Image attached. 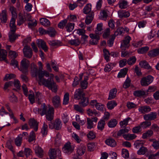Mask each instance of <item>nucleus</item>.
Instances as JSON below:
<instances>
[{"label":"nucleus","instance_id":"f257e3e1","mask_svg":"<svg viewBox=\"0 0 159 159\" xmlns=\"http://www.w3.org/2000/svg\"><path fill=\"white\" fill-rule=\"evenodd\" d=\"M38 64L39 66V70L36 65L31 64V72L33 75L34 77L38 76V83L40 85L42 84L56 93L57 88V85L53 79L54 75L49 74L46 70H42L43 65L41 61H39Z\"/></svg>","mask_w":159,"mask_h":159},{"label":"nucleus","instance_id":"f03ea898","mask_svg":"<svg viewBox=\"0 0 159 159\" xmlns=\"http://www.w3.org/2000/svg\"><path fill=\"white\" fill-rule=\"evenodd\" d=\"M33 111L36 114H39L41 116L46 115L47 120L51 121L53 119L54 108L53 107H48L45 103L41 106V108H35Z\"/></svg>","mask_w":159,"mask_h":159},{"label":"nucleus","instance_id":"7ed1b4c3","mask_svg":"<svg viewBox=\"0 0 159 159\" xmlns=\"http://www.w3.org/2000/svg\"><path fill=\"white\" fill-rule=\"evenodd\" d=\"M30 64V62L29 61L24 58L21 61L20 67H18V69L23 73H26L28 72V68Z\"/></svg>","mask_w":159,"mask_h":159},{"label":"nucleus","instance_id":"20e7f679","mask_svg":"<svg viewBox=\"0 0 159 159\" xmlns=\"http://www.w3.org/2000/svg\"><path fill=\"white\" fill-rule=\"evenodd\" d=\"M153 80V77L150 75H148L141 79L140 81L141 84L143 86H147L151 83Z\"/></svg>","mask_w":159,"mask_h":159},{"label":"nucleus","instance_id":"39448f33","mask_svg":"<svg viewBox=\"0 0 159 159\" xmlns=\"http://www.w3.org/2000/svg\"><path fill=\"white\" fill-rule=\"evenodd\" d=\"M23 52L24 57L30 58L33 55V52L31 48L28 45L24 46L23 49Z\"/></svg>","mask_w":159,"mask_h":159},{"label":"nucleus","instance_id":"423d86ee","mask_svg":"<svg viewBox=\"0 0 159 159\" xmlns=\"http://www.w3.org/2000/svg\"><path fill=\"white\" fill-rule=\"evenodd\" d=\"M63 149L64 153L69 154L74 151V147L71 145L70 142H68L65 144Z\"/></svg>","mask_w":159,"mask_h":159},{"label":"nucleus","instance_id":"0eeeda50","mask_svg":"<svg viewBox=\"0 0 159 159\" xmlns=\"http://www.w3.org/2000/svg\"><path fill=\"white\" fill-rule=\"evenodd\" d=\"M49 155L51 159H55L57 156L59 157L61 156V152L58 149H51Z\"/></svg>","mask_w":159,"mask_h":159},{"label":"nucleus","instance_id":"6e6552de","mask_svg":"<svg viewBox=\"0 0 159 159\" xmlns=\"http://www.w3.org/2000/svg\"><path fill=\"white\" fill-rule=\"evenodd\" d=\"M84 96H85V94L83 92V90L80 89L76 90L74 95V98L77 100L80 99Z\"/></svg>","mask_w":159,"mask_h":159},{"label":"nucleus","instance_id":"1a4fd4ad","mask_svg":"<svg viewBox=\"0 0 159 159\" xmlns=\"http://www.w3.org/2000/svg\"><path fill=\"white\" fill-rule=\"evenodd\" d=\"M130 40L131 37L129 36L125 38L121 44L120 48L122 50H125L126 48H128Z\"/></svg>","mask_w":159,"mask_h":159},{"label":"nucleus","instance_id":"9d476101","mask_svg":"<svg viewBox=\"0 0 159 159\" xmlns=\"http://www.w3.org/2000/svg\"><path fill=\"white\" fill-rule=\"evenodd\" d=\"M90 37L91 38L90 40V43L92 45H96L98 44L100 38L98 35L93 34H89Z\"/></svg>","mask_w":159,"mask_h":159},{"label":"nucleus","instance_id":"9b49d317","mask_svg":"<svg viewBox=\"0 0 159 159\" xmlns=\"http://www.w3.org/2000/svg\"><path fill=\"white\" fill-rule=\"evenodd\" d=\"M157 113L156 112H152L150 113L145 114L143 116V118L146 120H154L157 117Z\"/></svg>","mask_w":159,"mask_h":159},{"label":"nucleus","instance_id":"f8f14e48","mask_svg":"<svg viewBox=\"0 0 159 159\" xmlns=\"http://www.w3.org/2000/svg\"><path fill=\"white\" fill-rule=\"evenodd\" d=\"M36 43L39 48H42L45 52L48 51V48L46 43L43 40L41 39H38L37 40Z\"/></svg>","mask_w":159,"mask_h":159},{"label":"nucleus","instance_id":"ddd939ff","mask_svg":"<svg viewBox=\"0 0 159 159\" xmlns=\"http://www.w3.org/2000/svg\"><path fill=\"white\" fill-rule=\"evenodd\" d=\"M28 124L30 128H33L36 131H37L38 128V123L35 119H30L29 121Z\"/></svg>","mask_w":159,"mask_h":159},{"label":"nucleus","instance_id":"4468645a","mask_svg":"<svg viewBox=\"0 0 159 159\" xmlns=\"http://www.w3.org/2000/svg\"><path fill=\"white\" fill-rule=\"evenodd\" d=\"M52 102L55 108H57L61 105V99L60 97L58 95H56L52 97Z\"/></svg>","mask_w":159,"mask_h":159},{"label":"nucleus","instance_id":"2eb2a0df","mask_svg":"<svg viewBox=\"0 0 159 159\" xmlns=\"http://www.w3.org/2000/svg\"><path fill=\"white\" fill-rule=\"evenodd\" d=\"M61 127V122L59 119H57L54 123L53 126L52 127L51 124H49V127L51 129L54 128L57 130L60 129Z\"/></svg>","mask_w":159,"mask_h":159},{"label":"nucleus","instance_id":"dca6fc26","mask_svg":"<svg viewBox=\"0 0 159 159\" xmlns=\"http://www.w3.org/2000/svg\"><path fill=\"white\" fill-rule=\"evenodd\" d=\"M118 14V16L120 18H127L129 17L130 15V13L128 11H126L123 10L119 11Z\"/></svg>","mask_w":159,"mask_h":159},{"label":"nucleus","instance_id":"f3484780","mask_svg":"<svg viewBox=\"0 0 159 159\" xmlns=\"http://www.w3.org/2000/svg\"><path fill=\"white\" fill-rule=\"evenodd\" d=\"M35 99L39 104H40L44 99V98L42 94L39 92L35 93Z\"/></svg>","mask_w":159,"mask_h":159},{"label":"nucleus","instance_id":"a211bd4d","mask_svg":"<svg viewBox=\"0 0 159 159\" xmlns=\"http://www.w3.org/2000/svg\"><path fill=\"white\" fill-rule=\"evenodd\" d=\"M80 99L79 102V104L80 106L84 107L87 106L89 104V100L88 98L84 96Z\"/></svg>","mask_w":159,"mask_h":159},{"label":"nucleus","instance_id":"6ab92c4d","mask_svg":"<svg viewBox=\"0 0 159 159\" xmlns=\"http://www.w3.org/2000/svg\"><path fill=\"white\" fill-rule=\"evenodd\" d=\"M35 152L36 155L39 157L42 158L43 155V151L42 149L39 146L35 148Z\"/></svg>","mask_w":159,"mask_h":159},{"label":"nucleus","instance_id":"aec40b11","mask_svg":"<svg viewBox=\"0 0 159 159\" xmlns=\"http://www.w3.org/2000/svg\"><path fill=\"white\" fill-rule=\"evenodd\" d=\"M138 110L141 113L145 114L150 112L151 110V108L149 106H145L139 107Z\"/></svg>","mask_w":159,"mask_h":159},{"label":"nucleus","instance_id":"412c9836","mask_svg":"<svg viewBox=\"0 0 159 159\" xmlns=\"http://www.w3.org/2000/svg\"><path fill=\"white\" fill-rule=\"evenodd\" d=\"M148 55L151 57H154L159 55V49H155L150 51L148 53Z\"/></svg>","mask_w":159,"mask_h":159},{"label":"nucleus","instance_id":"4be33fe9","mask_svg":"<svg viewBox=\"0 0 159 159\" xmlns=\"http://www.w3.org/2000/svg\"><path fill=\"white\" fill-rule=\"evenodd\" d=\"M7 19V11L6 10H4L2 11L1 14V17L0 18L1 22L2 23H6Z\"/></svg>","mask_w":159,"mask_h":159},{"label":"nucleus","instance_id":"5701e85b","mask_svg":"<svg viewBox=\"0 0 159 159\" xmlns=\"http://www.w3.org/2000/svg\"><path fill=\"white\" fill-rule=\"evenodd\" d=\"M88 79V76H84V80L80 82V86L82 89H85L87 87L88 83L87 81Z\"/></svg>","mask_w":159,"mask_h":159},{"label":"nucleus","instance_id":"b1692460","mask_svg":"<svg viewBox=\"0 0 159 159\" xmlns=\"http://www.w3.org/2000/svg\"><path fill=\"white\" fill-rule=\"evenodd\" d=\"M105 143L108 145L112 147H115L116 145V141L113 139H106L105 141Z\"/></svg>","mask_w":159,"mask_h":159},{"label":"nucleus","instance_id":"393cba45","mask_svg":"<svg viewBox=\"0 0 159 159\" xmlns=\"http://www.w3.org/2000/svg\"><path fill=\"white\" fill-rule=\"evenodd\" d=\"M86 147L84 145L79 147L77 150V153L78 156H82L85 152Z\"/></svg>","mask_w":159,"mask_h":159},{"label":"nucleus","instance_id":"a878e982","mask_svg":"<svg viewBox=\"0 0 159 159\" xmlns=\"http://www.w3.org/2000/svg\"><path fill=\"white\" fill-rule=\"evenodd\" d=\"M116 93L117 89H116L114 88L111 90L109 92L108 99V100H111L115 98L116 97Z\"/></svg>","mask_w":159,"mask_h":159},{"label":"nucleus","instance_id":"bb28decb","mask_svg":"<svg viewBox=\"0 0 159 159\" xmlns=\"http://www.w3.org/2000/svg\"><path fill=\"white\" fill-rule=\"evenodd\" d=\"M153 134V132L152 130H148L143 134L142 138L143 139H146L148 137H150Z\"/></svg>","mask_w":159,"mask_h":159},{"label":"nucleus","instance_id":"cd10ccee","mask_svg":"<svg viewBox=\"0 0 159 159\" xmlns=\"http://www.w3.org/2000/svg\"><path fill=\"white\" fill-rule=\"evenodd\" d=\"M93 13L92 12L86 17L85 22L87 25H89L92 22L93 19Z\"/></svg>","mask_w":159,"mask_h":159},{"label":"nucleus","instance_id":"c85d7f7f","mask_svg":"<svg viewBox=\"0 0 159 159\" xmlns=\"http://www.w3.org/2000/svg\"><path fill=\"white\" fill-rule=\"evenodd\" d=\"M139 65L142 67L148 69H150L152 68L151 66L146 61H143L139 62Z\"/></svg>","mask_w":159,"mask_h":159},{"label":"nucleus","instance_id":"c756f323","mask_svg":"<svg viewBox=\"0 0 159 159\" xmlns=\"http://www.w3.org/2000/svg\"><path fill=\"white\" fill-rule=\"evenodd\" d=\"M9 99L11 102L14 103L17 102L18 101L17 98L13 93H10Z\"/></svg>","mask_w":159,"mask_h":159},{"label":"nucleus","instance_id":"7c9ffc66","mask_svg":"<svg viewBox=\"0 0 159 159\" xmlns=\"http://www.w3.org/2000/svg\"><path fill=\"white\" fill-rule=\"evenodd\" d=\"M18 35L15 34V32H11L9 33V38L11 42H14L17 38Z\"/></svg>","mask_w":159,"mask_h":159},{"label":"nucleus","instance_id":"2f4dec72","mask_svg":"<svg viewBox=\"0 0 159 159\" xmlns=\"http://www.w3.org/2000/svg\"><path fill=\"white\" fill-rule=\"evenodd\" d=\"M133 94L135 96L140 97L145 95V92L142 90H136L134 91Z\"/></svg>","mask_w":159,"mask_h":159},{"label":"nucleus","instance_id":"473e14b6","mask_svg":"<svg viewBox=\"0 0 159 159\" xmlns=\"http://www.w3.org/2000/svg\"><path fill=\"white\" fill-rule=\"evenodd\" d=\"M7 52L3 49H0V61L4 60L6 58Z\"/></svg>","mask_w":159,"mask_h":159},{"label":"nucleus","instance_id":"72a5a7b5","mask_svg":"<svg viewBox=\"0 0 159 159\" xmlns=\"http://www.w3.org/2000/svg\"><path fill=\"white\" fill-rule=\"evenodd\" d=\"M128 70V69L126 68H124L120 70L118 73L117 77L118 78L124 77L126 74Z\"/></svg>","mask_w":159,"mask_h":159},{"label":"nucleus","instance_id":"f704fd0d","mask_svg":"<svg viewBox=\"0 0 159 159\" xmlns=\"http://www.w3.org/2000/svg\"><path fill=\"white\" fill-rule=\"evenodd\" d=\"M117 105L115 101L112 100L109 102L107 104V108L110 110L113 109L114 107Z\"/></svg>","mask_w":159,"mask_h":159},{"label":"nucleus","instance_id":"c9c22d12","mask_svg":"<svg viewBox=\"0 0 159 159\" xmlns=\"http://www.w3.org/2000/svg\"><path fill=\"white\" fill-rule=\"evenodd\" d=\"M41 24L45 26H48L50 25V22L49 20L44 18H42L40 20Z\"/></svg>","mask_w":159,"mask_h":159},{"label":"nucleus","instance_id":"e433bc0d","mask_svg":"<svg viewBox=\"0 0 159 159\" xmlns=\"http://www.w3.org/2000/svg\"><path fill=\"white\" fill-rule=\"evenodd\" d=\"M128 2L126 0H120L119 3V7L121 9H125L127 7Z\"/></svg>","mask_w":159,"mask_h":159},{"label":"nucleus","instance_id":"4c0bfd02","mask_svg":"<svg viewBox=\"0 0 159 159\" xmlns=\"http://www.w3.org/2000/svg\"><path fill=\"white\" fill-rule=\"evenodd\" d=\"M136 136H137L134 134H128L123 135V138L128 140H133L134 139Z\"/></svg>","mask_w":159,"mask_h":159},{"label":"nucleus","instance_id":"58836bf2","mask_svg":"<svg viewBox=\"0 0 159 159\" xmlns=\"http://www.w3.org/2000/svg\"><path fill=\"white\" fill-rule=\"evenodd\" d=\"M117 124V121L116 119L111 120L108 123V125L110 128L115 127Z\"/></svg>","mask_w":159,"mask_h":159},{"label":"nucleus","instance_id":"ea45409f","mask_svg":"<svg viewBox=\"0 0 159 159\" xmlns=\"http://www.w3.org/2000/svg\"><path fill=\"white\" fill-rule=\"evenodd\" d=\"M48 128V126L45 123H44L43 126L42 128L41 131V132L43 137L46 136L47 134Z\"/></svg>","mask_w":159,"mask_h":159},{"label":"nucleus","instance_id":"a19ab883","mask_svg":"<svg viewBox=\"0 0 159 159\" xmlns=\"http://www.w3.org/2000/svg\"><path fill=\"white\" fill-rule=\"evenodd\" d=\"M75 24L74 23H69L66 26V28L67 31L71 32L74 29Z\"/></svg>","mask_w":159,"mask_h":159},{"label":"nucleus","instance_id":"79ce46f5","mask_svg":"<svg viewBox=\"0 0 159 159\" xmlns=\"http://www.w3.org/2000/svg\"><path fill=\"white\" fill-rule=\"evenodd\" d=\"M22 135L19 134L15 140V143L16 145L17 146L21 145L22 141Z\"/></svg>","mask_w":159,"mask_h":159},{"label":"nucleus","instance_id":"37998d69","mask_svg":"<svg viewBox=\"0 0 159 159\" xmlns=\"http://www.w3.org/2000/svg\"><path fill=\"white\" fill-rule=\"evenodd\" d=\"M56 32L54 28L52 27H49L47 30V34L51 37H54L56 35Z\"/></svg>","mask_w":159,"mask_h":159},{"label":"nucleus","instance_id":"c03bdc74","mask_svg":"<svg viewBox=\"0 0 159 159\" xmlns=\"http://www.w3.org/2000/svg\"><path fill=\"white\" fill-rule=\"evenodd\" d=\"M103 51L104 53V59L107 62L109 61L110 60V53L109 51L106 49H103Z\"/></svg>","mask_w":159,"mask_h":159},{"label":"nucleus","instance_id":"a18cd8bd","mask_svg":"<svg viewBox=\"0 0 159 159\" xmlns=\"http://www.w3.org/2000/svg\"><path fill=\"white\" fill-rule=\"evenodd\" d=\"M105 124V121L101 120L98 123V130L101 131H102L104 129V125Z\"/></svg>","mask_w":159,"mask_h":159},{"label":"nucleus","instance_id":"49530a36","mask_svg":"<svg viewBox=\"0 0 159 159\" xmlns=\"http://www.w3.org/2000/svg\"><path fill=\"white\" fill-rule=\"evenodd\" d=\"M129 131V130L127 128H125L124 129H120L117 133V136H120L122 135H125L124 134L125 133H128Z\"/></svg>","mask_w":159,"mask_h":159},{"label":"nucleus","instance_id":"de8ad7c7","mask_svg":"<svg viewBox=\"0 0 159 159\" xmlns=\"http://www.w3.org/2000/svg\"><path fill=\"white\" fill-rule=\"evenodd\" d=\"M148 151L147 148L143 146L141 147L137 152L138 155H144Z\"/></svg>","mask_w":159,"mask_h":159},{"label":"nucleus","instance_id":"09e8293b","mask_svg":"<svg viewBox=\"0 0 159 159\" xmlns=\"http://www.w3.org/2000/svg\"><path fill=\"white\" fill-rule=\"evenodd\" d=\"M102 23H99L97 25L96 30L95 32L96 34L98 35L101 33V31L102 30Z\"/></svg>","mask_w":159,"mask_h":159},{"label":"nucleus","instance_id":"8fccbe9b","mask_svg":"<svg viewBox=\"0 0 159 159\" xmlns=\"http://www.w3.org/2000/svg\"><path fill=\"white\" fill-rule=\"evenodd\" d=\"M91 5L89 4H87L84 7L83 10V12L85 14H87L91 11Z\"/></svg>","mask_w":159,"mask_h":159},{"label":"nucleus","instance_id":"3c124183","mask_svg":"<svg viewBox=\"0 0 159 159\" xmlns=\"http://www.w3.org/2000/svg\"><path fill=\"white\" fill-rule=\"evenodd\" d=\"M130 120H131V118L129 117L125 119L123 121L120 122V126L121 127H125L127 125L128 121Z\"/></svg>","mask_w":159,"mask_h":159},{"label":"nucleus","instance_id":"603ef678","mask_svg":"<svg viewBox=\"0 0 159 159\" xmlns=\"http://www.w3.org/2000/svg\"><path fill=\"white\" fill-rule=\"evenodd\" d=\"M115 65V64L114 63H109L106 66L104 69V70L106 72L109 71Z\"/></svg>","mask_w":159,"mask_h":159},{"label":"nucleus","instance_id":"864d4df0","mask_svg":"<svg viewBox=\"0 0 159 159\" xmlns=\"http://www.w3.org/2000/svg\"><path fill=\"white\" fill-rule=\"evenodd\" d=\"M68 20L67 19H65L61 20L58 24V27L61 29H63L65 26H66V24L67 23Z\"/></svg>","mask_w":159,"mask_h":159},{"label":"nucleus","instance_id":"5fc2aeb1","mask_svg":"<svg viewBox=\"0 0 159 159\" xmlns=\"http://www.w3.org/2000/svg\"><path fill=\"white\" fill-rule=\"evenodd\" d=\"M68 43L71 45L77 46L80 44V41L78 39L70 40H69Z\"/></svg>","mask_w":159,"mask_h":159},{"label":"nucleus","instance_id":"6e6d98bb","mask_svg":"<svg viewBox=\"0 0 159 159\" xmlns=\"http://www.w3.org/2000/svg\"><path fill=\"white\" fill-rule=\"evenodd\" d=\"M48 43L52 47L58 46L60 44V42L58 41L55 40L48 41Z\"/></svg>","mask_w":159,"mask_h":159},{"label":"nucleus","instance_id":"4d7b16f0","mask_svg":"<svg viewBox=\"0 0 159 159\" xmlns=\"http://www.w3.org/2000/svg\"><path fill=\"white\" fill-rule=\"evenodd\" d=\"M148 49L149 48L147 46H145L139 49L137 51L139 53L143 54L147 52Z\"/></svg>","mask_w":159,"mask_h":159},{"label":"nucleus","instance_id":"13d9d810","mask_svg":"<svg viewBox=\"0 0 159 159\" xmlns=\"http://www.w3.org/2000/svg\"><path fill=\"white\" fill-rule=\"evenodd\" d=\"M151 123L150 121H145L141 123L140 124L141 127L144 129L149 127L151 125Z\"/></svg>","mask_w":159,"mask_h":159},{"label":"nucleus","instance_id":"bf43d9fd","mask_svg":"<svg viewBox=\"0 0 159 159\" xmlns=\"http://www.w3.org/2000/svg\"><path fill=\"white\" fill-rule=\"evenodd\" d=\"M35 139V136L34 132L32 131L30 134L29 137L28 141L29 142H31Z\"/></svg>","mask_w":159,"mask_h":159},{"label":"nucleus","instance_id":"052dcab7","mask_svg":"<svg viewBox=\"0 0 159 159\" xmlns=\"http://www.w3.org/2000/svg\"><path fill=\"white\" fill-rule=\"evenodd\" d=\"M93 121L89 118H87V126L88 129H91L93 128Z\"/></svg>","mask_w":159,"mask_h":159},{"label":"nucleus","instance_id":"680f3d73","mask_svg":"<svg viewBox=\"0 0 159 159\" xmlns=\"http://www.w3.org/2000/svg\"><path fill=\"white\" fill-rule=\"evenodd\" d=\"M69 94L67 93L64 95L63 102V104L64 105H66L68 104L69 100Z\"/></svg>","mask_w":159,"mask_h":159},{"label":"nucleus","instance_id":"e2e57ef3","mask_svg":"<svg viewBox=\"0 0 159 159\" xmlns=\"http://www.w3.org/2000/svg\"><path fill=\"white\" fill-rule=\"evenodd\" d=\"M136 59L134 56L132 57L129 58L128 61L127 63L129 65L134 64L136 62Z\"/></svg>","mask_w":159,"mask_h":159},{"label":"nucleus","instance_id":"0e129e2a","mask_svg":"<svg viewBox=\"0 0 159 159\" xmlns=\"http://www.w3.org/2000/svg\"><path fill=\"white\" fill-rule=\"evenodd\" d=\"M124 29L122 27H120L118 28L114 33V35L117 36L118 35H121L122 34L124 31Z\"/></svg>","mask_w":159,"mask_h":159},{"label":"nucleus","instance_id":"69168bd1","mask_svg":"<svg viewBox=\"0 0 159 159\" xmlns=\"http://www.w3.org/2000/svg\"><path fill=\"white\" fill-rule=\"evenodd\" d=\"M130 80L129 78L128 77L123 85V88L125 89H126L128 88L130 86Z\"/></svg>","mask_w":159,"mask_h":159},{"label":"nucleus","instance_id":"338daca9","mask_svg":"<svg viewBox=\"0 0 159 159\" xmlns=\"http://www.w3.org/2000/svg\"><path fill=\"white\" fill-rule=\"evenodd\" d=\"M28 23L29 27L30 28L35 26L37 25V21L35 20H32Z\"/></svg>","mask_w":159,"mask_h":159},{"label":"nucleus","instance_id":"774afa93","mask_svg":"<svg viewBox=\"0 0 159 159\" xmlns=\"http://www.w3.org/2000/svg\"><path fill=\"white\" fill-rule=\"evenodd\" d=\"M74 108L75 110L81 113H83L84 112V110L80 106L78 105H74Z\"/></svg>","mask_w":159,"mask_h":159}]
</instances>
